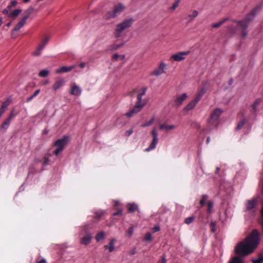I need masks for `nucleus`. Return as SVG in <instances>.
<instances>
[{
  "label": "nucleus",
  "mask_w": 263,
  "mask_h": 263,
  "mask_svg": "<svg viewBox=\"0 0 263 263\" xmlns=\"http://www.w3.org/2000/svg\"><path fill=\"white\" fill-rule=\"evenodd\" d=\"M40 89L36 90L35 91V92L31 96H30L29 97L27 98L26 102H30L34 97H35L36 96H37L38 95V94L40 93Z\"/></svg>",
  "instance_id": "31"
},
{
  "label": "nucleus",
  "mask_w": 263,
  "mask_h": 263,
  "mask_svg": "<svg viewBox=\"0 0 263 263\" xmlns=\"http://www.w3.org/2000/svg\"><path fill=\"white\" fill-rule=\"evenodd\" d=\"M34 11V9L33 7H29L28 9H27L24 11L25 15L22 18L26 21V20L29 17L30 15Z\"/></svg>",
  "instance_id": "18"
},
{
  "label": "nucleus",
  "mask_w": 263,
  "mask_h": 263,
  "mask_svg": "<svg viewBox=\"0 0 263 263\" xmlns=\"http://www.w3.org/2000/svg\"><path fill=\"white\" fill-rule=\"evenodd\" d=\"M154 118H153L150 121H149L148 122H145L144 123V124H143L141 126L142 127H147V126H149L150 125H151L153 122H154Z\"/></svg>",
  "instance_id": "42"
},
{
  "label": "nucleus",
  "mask_w": 263,
  "mask_h": 263,
  "mask_svg": "<svg viewBox=\"0 0 263 263\" xmlns=\"http://www.w3.org/2000/svg\"><path fill=\"white\" fill-rule=\"evenodd\" d=\"M82 90L79 86L76 84H73L71 86L70 94L79 96L81 94Z\"/></svg>",
  "instance_id": "9"
},
{
  "label": "nucleus",
  "mask_w": 263,
  "mask_h": 263,
  "mask_svg": "<svg viewBox=\"0 0 263 263\" xmlns=\"http://www.w3.org/2000/svg\"><path fill=\"white\" fill-rule=\"evenodd\" d=\"M105 237V233L103 231L99 232L96 236V239L97 242L103 239Z\"/></svg>",
  "instance_id": "29"
},
{
  "label": "nucleus",
  "mask_w": 263,
  "mask_h": 263,
  "mask_svg": "<svg viewBox=\"0 0 263 263\" xmlns=\"http://www.w3.org/2000/svg\"><path fill=\"white\" fill-rule=\"evenodd\" d=\"M133 133V129H129L128 130H127L125 133V135L126 136V137H129L132 133Z\"/></svg>",
  "instance_id": "52"
},
{
  "label": "nucleus",
  "mask_w": 263,
  "mask_h": 263,
  "mask_svg": "<svg viewBox=\"0 0 263 263\" xmlns=\"http://www.w3.org/2000/svg\"><path fill=\"white\" fill-rule=\"evenodd\" d=\"M65 83V80L63 78H61L57 80L53 85L52 88L56 91L62 87Z\"/></svg>",
  "instance_id": "10"
},
{
  "label": "nucleus",
  "mask_w": 263,
  "mask_h": 263,
  "mask_svg": "<svg viewBox=\"0 0 263 263\" xmlns=\"http://www.w3.org/2000/svg\"><path fill=\"white\" fill-rule=\"evenodd\" d=\"M15 116V114L14 112V111H12L9 115V117H8V119H10V120L11 121V119L14 118Z\"/></svg>",
  "instance_id": "55"
},
{
  "label": "nucleus",
  "mask_w": 263,
  "mask_h": 263,
  "mask_svg": "<svg viewBox=\"0 0 263 263\" xmlns=\"http://www.w3.org/2000/svg\"><path fill=\"white\" fill-rule=\"evenodd\" d=\"M3 13L4 14H8L9 15V10L7 9H4L3 11Z\"/></svg>",
  "instance_id": "60"
},
{
  "label": "nucleus",
  "mask_w": 263,
  "mask_h": 263,
  "mask_svg": "<svg viewBox=\"0 0 263 263\" xmlns=\"http://www.w3.org/2000/svg\"><path fill=\"white\" fill-rule=\"evenodd\" d=\"M234 22L237 23L239 26H241V29H243V30H247V26L246 25V24L244 23V22L242 21V20L240 21H237V20H233Z\"/></svg>",
  "instance_id": "32"
},
{
  "label": "nucleus",
  "mask_w": 263,
  "mask_h": 263,
  "mask_svg": "<svg viewBox=\"0 0 263 263\" xmlns=\"http://www.w3.org/2000/svg\"><path fill=\"white\" fill-rule=\"evenodd\" d=\"M73 67H61L60 68L56 70L57 73H60L62 72H66L71 70Z\"/></svg>",
  "instance_id": "27"
},
{
  "label": "nucleus",
  "mask_w": 263,
  "mask_h": 263,
  "mask_svg": "<svg viewBox=\"0 0 263 263\" xmlns=\"http://www.w3.org/2000/svg\"><path fill=\"white\" fill-rule=\"evenodd\" d=\"M263 262V256H260L258 259L254 260L253 263H262Z\"/></svg>",
  "instance_id": "49"
},
{
  "label": "nucleus",
  "mask_w": 263,
  "mask_h": 263,
  "mask_svg": "<svg viewBox=\"0 0 263 263\" xmlns=\"http://www.w3.org/2000/svg\"><path fill=\"white\" fill-rule=\"evenodd\" d=\"M195 218L194 216L189 217L185 219L184 222L186 224H189L194 221Z\"/></svg>",
  "instance_id": "36"
},
{
  "label": "nucleus",
  "mask_w": 263,
  "mask_h": 263,
  "mask_svg": "<svg viewBox=\"0 0 263 263\" xmlns=\"http://www.w3.org/2000/svg\"><path fill=\"white\" fill-rule=\"evenodd\" d=\"M125 9V7L122 3H118L114 6L112 11H108L103 16L105 20H109L111 18H115L117 16L118 13L123 11Z\"/></svg>",
  "instance_id": "4"
},
{
  "label": "nucleus",
  "mask_w": 263,
  "mask_h": 263,
  "mask_svg": "<svg viewBox=\"0 0 263 263\" xmlns=\"http://www.w3.org/2000/svg\"><path fill=\"white\" fill-rule=\"evenodd\" d=\"M208 197H209L207 195H203L202 196L201 199L200 201V204L201 207L203 206L205 204V201L208 199Z\"/></svg>",
  "instance_id": "34"
},
{
  "label": "nucleus",
  "mask_w": 263,
  "mask_h": 263,
  "mask_svg": "<svg viewBox=\"0 0 263 263\" xmlns=\"http://www.w3.org/2000/svg\"><path fill=\"white\" fill-rule=\"evenodd\" d=\"M198 12L197 11L194 10L192 12V14H190L189 15V17L194 18V17H196L198 15Z\"/></svg>",
  "instance_id": "51"
},
{
  "label": "nucleus",
  "mask_w": 263,
  "mask_h": 263,
  "mask_svg": "<svg viewBox=\"0 0 263 263\" xmlns=\"http://www.w3.org/2000/svg\"><path fill=\"white\" fill-rule=\"evenodd\" d=\"M141 109L138 107V105H135L132 109L125 114V116L128 118H130L134 115L139 112Z\"/></svg>",
  "instance_id": "14"
},
{
  "label": "nucleus",
  "mask_w": 263,
  "mask_h": 263,
  "mask_svg": "<svg viewBox=\"0 0 263 263\" xmlns=\"http://www.w3.org/2000/svg\"><path fill=\"white\" fill-rule=\"evenodd\" d=\"M17 1L13 0L11 2V6H8V8H10L11 6H15L17 5Z\"/></svg>",
  "instance_id": "57"
},
{
  "label": "nucleus",
  "mask_w": 263,
  "mask_h": 263,
  "mask_svg": "<svg viewBox=\"0 0 263 263\" xmlns=\"http://www.w3.org/2000/svg\"><path fill=\"white\" fill-rule=\"evenodd\" d=\"M180 0H176V2L174 4H173V6L171 7V9L172 10H174L178 7Z\"/></svg>",
  "instance_id": "45"
},
{
  "label": "nucleus",
  "mask_w": 263,
  "mask_h": 263,
  "mask_svg": "<svg viewBox=\"0 0 263 263\" xmlns=\"http://www.w3.org/2000/svg\"><path fill=\"white\" fill-rule=\"evenodd\" d=\"M124 44V42H122L121 43H120L119 44H114L112 45V50H117L119 48H120V47H122V46H123Z\"/></svg>",
  "instance_id": "43"
},
{
  "label": "nucleus",
  "mask_w": 263,
  "mask_h": 263,
  "mask_svg": "<svg viewBox=\"0 0 263 263\" xmlns=\"http://www.w3.org/2000/svg\"><path fill=\"white\" fill-rule=\"evenodd\" d=\"M191 126L193 127V128H199L200 127V124L197 122H193L192 124H191Z\"/></svg>",
  "instance_id": "48"
},
{
  "label": "nucleus",
  "mask_w": 263,
  "mask_h": 263,
  "mask_svg": "<svg viewBox=\"0 0 263 263\" xmlns=\"http://www.w3.org/2000/svg\"><path fill=\"white\" fill-rule=\"evenodd\" d=\"M22 10L20 9H16L13 10L12 12L9 14V17H12L13 20L15 19L20 13L21 12Z\"/></svg>",
  "instance_id": "23"
},
{
  "label": "nucleus",
  "mask_w": 263,
  "mask_h": 263,
  "mask_svg": "<svg viewBox=\"0 0 263 263\" xmlns=\"http://www.w3.org/2000/svg\"><path fill=\"white\" fill-rule=\"evenodd\" d=\"M26 23V21L21 18L19 22L15 25V27L12 31V34L14 31H16L20 30Z\"/></svg>",
  "instance_id": "21"
},
{
  "label": "nucleus",
  "mask_w": 263,
  "mask_h": 263,
  "mask_svg": "<svg viewBox=\"0 0 263 263\" xmlns=\"http://www.w3.org/2000/svg\"><path fill=\"white\" fill-rule=\"evenodd\" d=\"M261 5H257L253 8L250 12L247 14L242 21L244 22L246 25H247V27H248L249 24L254 20L256 12L259 11L261 9Z\"/></svg>",
  "instance_id": "6"
},
{
  "label": "nucleus",
  "mask_w": 263,
  "mask_h": 263,
  "mask_svg": "<svg viewBox=\"0 0 263 263\" xmlns=\"http://www.w3.org/2000/svg\"><path fill=\"white\" fill-rule=\"evenodd\" d=\"M144 240L147 242H150L152 241L153 237L151 233L148 232L146 234L145 236L144 237Z\"/></svg>",
  "instance_id": "38"
},
{
  "label": "nucleus",
  "mask_w": 263,
  "mask_h": 263,
  "mask_svg": "<svg viewBox=\"0 0 263 263\" xmlns=\"http://www.w3.org/2000/svg\"><path fill=\"white\" fill-rule=\"evenodd\" d=\"M208 204V209L206 210V212L208 214H211L212 213V210L213 208V203L212 201H208L207 202Z\"/></svg>",
  "instance_id": "33"
},
{
  "label": "nucleus",
  "mask_w": 263,
  "mask_h": 263,
  "mask_svg": "<svg viewBox=\"0 0 263 263\" xmlns=\"http://www.w3.org/2000/svg\"><path fill=\"white\" fill-rule=\"evenodd\" d=\"M260 233L256 229H254L244 242H240L235 248V253L238 255L246 256L255 249L259 243Z\"/></svg>",
  "instance_id": "1"
},
{
  "label": "nucleus",
  "mask_w": 263,
  "mask_h": 263,
  "mask_svg": "<svg viewBox=\"0 0 263 263\" xmlns=\"http://www.w3.org/2000/svg\"><path fill=\"white\" fill-rule=\"evenodd\" d=\"M144 95V93H140L137 96V101L135 105H138V107L140 109H142L145 105L144 103L142 102V98Z\"/></svg>",
  "instance_id": "20"
},
{
  "label": "nucleus",
  "mask_w": 263,
  "mask_h": 263,
  "mask_svg": "<svg viewBox=\"0 0 263 263\" xmlns=\"http://www.w3.org/2000/svg\"><path fill=\"white\" fill-rule=\"evenodd\" d=\"M119 56H120V55H119L118 53H115V54H114V57H114V58L115 60H117L118 59V58L119 57Z\"/></svg>",
  "instance_id": "61"
},
{
  "label": "nucleus",
  "mask_w": 263,
  "mask_h": 263,
  "mask_svg": "<svg viewBox=\"0 0 263 263\" xmlns=\"http://www.w3.org/2000/svg\"><path fill=\"white\" fill-rule=\"evenodd\" d=\"M211 231L214 233L216 231V223L214 222H211L210 223Z\"/></svg>",
  "instance_id": "44"
},
{
  "label": "nucleus",
  "mask_w": 263,
  "mask_h": 263,
  "mask_svg": "<svg viewBox=\"0 0 263 263\" xmlns=\"http://www.w3.org/2000/svg\"><path fill=\"white\" fill-rule=\"evenodd\" d=\"M133 232H134V228H133V227H130L128 229V230L127 231L126 234L129 237H130L132 236V235L133 234Z\"/></svg>",
  "instance_id": "47"
},
{
  "label": "nucleus",
  "mask_w": 263,
  "mask_h": 263,
  "mask_svg": "<svg viewBox=\"0 0 263 263\" xmlns=\"http://www.w3.org/2000/svg\"><path fill=\"white\" fill-rule=\"evenodd\" d=\"M190 52V51L179 52L176 54L172 55L171 59H173L176 61H180L184 60L185 59L184 56L189 54Z\"/></svg>",
  "instance_id": "8"
},
{
  "label": "nucleus",
  "mask_w": 263,
  "mask_h": 263,
  "mask_svg": "<svg viewBox=\"0 0 263 263\" xmlns=\"http://www.w3.org/2000/svg\"><path fill=\"white\" fill-rule=\"evenodd\" d=\"M160 230V228L159 226H156L153 228V233L157 232Z\"/></svg>",
  "instance_id": "53"
},
{
  "label": "nucleus",
  "mask_w": 263,
  "mask_h": 263,
  "mask_svg": "<svg viewBox=\"0 0 263 263\" xmlns=\"http://www.w3.org/2000/svg\"><path fill=\"white\" fill-rule=\"evenodd\" d=\"M38 263H47L45 259H42L38 261Z\"/></svg>",
  "instance_id": "62"
},
{
  "label": "nucleus",
  "mask_w": 263,
  "mask_h": 263,
  "mask_svg": "<svg viewBox=\"0 0 263 263\" xmlns=\"http://www.w3.org/2000/svg\"><path fill=\"white\" fill-rule=\"evenodd\" d=\"M49 74V71L46 70V69H43L42 70H41L39 73V75L40 77H46V76H47Z\"/></svg>",
  "instance_id": "35"
},
{
  "label": "nucleus",
  "mask_w": 263,
  "mask_h": 263,
  "mask_svg": "<svg viewBox=\"0 0 263 263\" xmlns=\"http://www.w3.org/2000/svg\"><path fill=\"white\" fill-rule=\"evenodd\" d=\"M122 210H118L116 212L114 213V216H120L122 215Z\"/></svg>",
  "instance_id": "54"
},
{
  "label": "nucleus",
  "mask_w": 263,
  "mask_h": 263,
  "mask_svg": "<svg viewBox=\"0 0 263 263\" xmlns=\"http://www.w3.org/2000/svg\"><path fill=\"white\" fill-rule=\"evenodd\" d=\"M44 48L42 47L41 46H39L36 49V50L35 51H34L33 53H32V54L34 56H37V55H39L41 53V50L43 49Z\"/></svg>",
  "instance_id": "37"
},
{
  "label": "nucleus",
  "mask_w": 263,
  "mask_h": 263,
  "mask_svg": "<svg viewBox=\"0 0 263 263\" xmlns=\"http://www.w3.org/2000/svg\"><path fill=\"white\" fill-rule=\"evenodd\" d=\"M116 242L115 239L110 240L108 245H105L104 248L105 250H108L109 252H112L115 249V243Z\"/></svg>",
  "instance_id": "15"
},
{
  "label": "nucleus",
  "mask_w": 263,
  "mask_h": 263,
  "mask_svg": "<svg viewBox=\"0 0 263 263\" xmlns=\"http://www.w3.org/2000/svg\"><path fill=\"white\" fill-rule=\"evenodd\" d=\"M136 248H133V249L131 250V251H130V253H129V254H130V255H134L135 254H136Z\"/></svg>",
  "instance_id": "59"
},
{
  "label": "nucleus",
  "mask_w": 263,
  "mask_h": 263,
  "mask_svg": "<svg viewBox=\"0 0 263 263\" xmlns=\"http://www.w3.org/2000/svg\"><path fill=\"white\" fill-rule=\"evenodd\" d=\"M92 238V237L91 234L88 233L85 236L80 239V243L82 245H87L91 242Z\"/></svg>",
  "instance_id": "11"
},
{
  "label": "nucleus",
  "mask_w": 263,
  "mask_h": 263,
  "mask_svg": "<svg viewBox=\"0 0 263 263\" xmlns=\"http://www.w3.org/2000/svg\"><path fill=\"white\" fill-rule=\"evenodd\" d=\"M233 83V80L232 78H231L229 81H228V84L229 85H231L232 84V83Z\"/></svg>",
  "instance_id": "63"
},
{
  "label": "nucleus",
  "mask_w": 263,
  "mask_h": 263,
  "mask_svg": "<svg viewBox=\"0 0 263 263\" xmlns=\"http://www.w3.org/2000/svg\"><path fill=\"white\" fill-rule=\"evenodd\" d=\"M174 127L175 126L173 125H167L165 123L161 124L159 125L160 129H165L166 131L173 129Z\"/></svg>",
  "instance_id": "26"
},
{
  "label": "nucleus",
  "mask_w": 263,
  "mask_h": 263,
  "mask_svg": "<svg viewBox=\"0 0 263 263\" xmlns=\"http://www.w3.org/2000/svg\"><path fill=\"white\" fill-rule=\"evenodd\" d=\"M151 135L153 137V140L148 147L145 149V152H149L155 149L158 142V134L156 128H153L151 132Z\"/></svg>",
  "instance_id": "7"
},
{
  "label": "nucleus",
  "mask_w": 263,
  "mask_h": 263,
  "mask_svg": "<svg viewBox=\"0 0 263 263\" xmlns=\"http://www.w3.org/2000/svg\"><path fill=\"white\" fill-rule=\"evenodd\" d=\"M49 36H46L44 39L43 40L42 43L41 44L40 46H41L42 47L44 48L45 46L46 45V44L48 43L49 40Z\"/></svg>",
  "instance_id": "41"
},
{
  "label": "nucleus",
  "mask_w": 263,
  "mask_h": 263,
  "mask_svg": "<svg viewBox=\"0 0 263 263\" xmlns=\"http://www.w3.org/2000/svg\"><path fill=\"white\" fill-rule=\"evenodd\" d=\"M229 263H243V260L240 257L236 256L230 260Z\"/></svg>",
  "instance_id": "28"
},
{
  "label": "nucleus",
  "mask_w": 263,
  "mask_h": 263,
  "mask_svg": "<svg viewBox=\"0 0 263 263\" xmlns=\"http://www.w3.org/2000/svg\"><path fill=\"white\" fill-rule=\"evenodd\" d=\"M68 141V137L64 136L62 138L57 140L54 143V146L57 147L55 150L53 152V154L58 156L64 149L65 146L67 145Z\"/></svg>",
  "instance_id": "5"
},
{
  "label": "nucleus",
  "mask_w": 263,
  "mask_h": 263,
  "mask_svg": "<svg viewBox=\"0 0 263 263\" xmlns=\"http://www.w3.org/2000/svg\"><path fill=\"white\" fill-rule=\"evenodd\" d=\"M242 36L243 38H246L247 35V32L246 31V30H243V29H242Z\"/></svg>",
  "instance_id": "58"
},
{
  "label": "nucleus",
  "mask_w": 263,
  "mask_h": 263,
  "mask_svg": "<svg viewBox=\"0 0 263 263\" xmlns=\"http://www.w3.org/2000/svg\"><path fill=\"white\" fill-rule=\"evenodd\" d=\"M103 212H98L95 213V217L96 218L99 219L102 217V216L103 215Z\"/></svg>",
  "instance_id": "46"
},
{
  "label": "nucleus",
  "mask_w": 263,
  "mask_h": 263,
  "mask_svg": "<svg viewBox=\"0 0 263 263\" xmlns=\"http://www.w3.org/2000/svg\"><path fill=\"white\" fill-rule=\"evenodd\" d=\"M222 112V110L220 108H216L213 111L208 120V130H211L217 126L219 124V118Z\"/></svg>",
  "instance_id": "2"
},
{
  "label": "nucleus",
  "mask_w": 263,
  "mask_h": 263,
  "mask_svg": "<svg viewBox=\"0 0 263 263\" xmlns=\"http://www.w3.org/2000/svg\"><path fill=\"white\" fill-rule=\"evenodd\" d=\"M11 123L10 119H7L1 125V128L6 129L8 128L9 125Z\"/></svg>",
  "instance_id": "30"
},
{
  "label": "nucleus",
  "mask_w": 263,
  "mask_h": 263,
  "mask_svg": "<svg viewBox=\"0 0 263 263\" xmlns=\"http://www.w3.org/2000/svg\"><path fill=\"white\" fill-rule=\"evenodd\" d=\"M257 203V200L253 199L252 200H248L247 203V208L248 210H251L254 209Z\"/></svg>",
  "instance_id": "19"
},
{
  "label": "nucleus",
  "mask_w": 263,
  "mask_h": 263,
  "mask_svg": "<svg viewBox=\"0 0 263 263\" xmlns=\"http://www.w3.org/2000/svg\"><path fill=\"white\" fill-rule=\"evenodd\" d=\"M127 210L128 213H133L138 210V205L135 203H128L127 204Z\"/></svg>",
  "instance_id": "25"
},
{
  "label": "nucleus",
  "mask_w": 263,
  "mask_h": 263,
  "mask_svg": "<svg viewBox=\"0 0 263 263\" xmlns=\"http://www.w3.org/2000/svg\"><path fill=\"white\" fill-rule=\"evenodd\" d=\"M11 100L9 98L7 99L4 102H3L1 107L0 108V118L5 112L6 109L9 105L10 103Z\"/></svg>",
  "instance_id": "12"
},
{
  "label": "nucleus",
  "mask_w": 263,
  "mask_h": 263,
  "mask_svg": "<svg viewBox=\"0 0 263 263\" xmlns=\"http://www.w3.org/2000/svg\"><path fill=\"white\" fill-rule=\"evenodd\" d=\"M49 156H50V155H49L48 156H46L44 157L43 161V165H47L49 164Z\"/></svg>",
  "instance_id": "39"
},
{
  "label": "nucleus",
  "mask_w": 263,
  "mask_h": 263,
  "mask_svg": "<svg viewBox=\"0 0 263 263\" xmlns=\"http://www.w3.org/2000/svg\"><path fill=\"white\" fill-rule=\"evenodd\" d=\"M245 119H242L241 121H240L237 126L236 129L239 130L240 129L242 126H243L245 123Z\"/></svg>",
  "instance_id": "40"
},
{
  "label": "nucleus",
  "mask_w": 263,
  "mask_h": 263,
  "mask_svg": "<svg viewBox=\"0 0 263 263\" xmlns=\"http://www.w3.org/2000/svg\"><path fill=\"white\" fill-rule=\"evenodd\" d=\"M222 22L221 21H220L219 22L216 23L212 25L213 28H219L222 25Z\"/></svg>",
  "instance_id": "50"
},
{
  "label": "nucleus",
  "mask_w": 263,
  "mask_h": 263,
  "mask_svg": "<svg viewBox=\"0 0 263 263\" xmlns=\"http://www.w3.org/2000/svg\"><path fill=\"white\" fill-rule=\"evenodd\" d=\"M48 133V130L46 129H44L43 131V134L44 135L47 134Z\"/></svg>",
  "instance_id": "64"
},
{
  "label": "nucleus",
  "mask_w": 263,
  "mask_h": 263,
  "mask_svg": "<svg viewBox=\"0 0 263 263\" xmlns=\"http://www.w3.org/2000/svg\"><path fill=\"white\" fill-rule=\"evenodd\" d=\"M197 103L198 102H196L195 100H193L187 104V105L184 107V110L189 111L195 107Z\"/></svg>",
  "instance_id": "22"
},
{
  "label": "nucleus",
  "mask_w": 263,
  "mask_h": 263,
  "mask_svg": "<svg viewBox=\"0 0 263 263\" xmlns=\"http://www.w3.org/2000/svg\"><path fill=\"white\" fill-rule=\"evenodd\" d=\"M134 20L132 18L124 20L121 23L118 24L116 26L114 35L116 38H118L121 36V32L125 29L130 27Z\"/></svg>",
  "instance_id": "3"
},
{
  "label": "nucleus",
  "mask_w": 263,
  "mask_h": 263,
  "mask_svg": "<svg viewBox=\"0 0 263 263\" xmlns=\"http://www.w3.org/2000/svg\"><path fill=\"white\" fill-rule=\"evenodd\" d=\"M206 90L204 87L201 88V89L198 92L194 100L196 102H198L199 100L201 99V98L203 97L204 94L206 92Z\"/></svg>",
  "instance_id": "17"
},
{
  "label": "nucleus",
  "mask_w": 263,
  "mask_h": 263,
  "mask_svg": "<svg viewBox=\"0 0 263 263\" xmlns=\"http://www.w3.org/2000/svg\"><path fill=\"white\" fill-rule=\"evenodd\" d=\"M164 67H158L152 73V74L155 76H160V74L164 72Z\"/></svg>",
  "instance_id": "24"
},
{
  "label": "nucleus",
  "mask_w": 263,
  "mask_h": 263,
  "mask_svg": "<svg viewBox=\"0 0 263 263\" xmlns=\"http://www.w3.org/2000/svg\"><path fill=\"white\" fill-rule=\"evenodd\" d=\"M187 97V95L186 93H183L181 95L178 96L175 101L176 105L178 106L180 105Z\"/></svg>",
  "instance_id": "13"
},
{
  "label": "nucleus",
  "mask_w": 263,
  "mask_h": 263,
  "mask_svg": "<svg viewBox=\"0 0 263 263\" xmlns=\"http://www.w3.org/2000/svg\"><path fill=\"white\" fill-rule=\"evenodd\" d=\"M261 102V99H256L254 103L251 105V109L250 110V111L252 114H255L257 111V107L258 106L259 104Z\"/></svg>",
  "instance_id": "16"
},
{
  "label": "nucleus",
  "mask_w": 263,
  "mask_h": 263,
  "mask_svg": "<svg viewBox=\"0 0 263 263\" xmlns=\"http://www.w3.org/2000/svg\"><path fill=\"white\" fill-rule=\"evenodd\" d=\"M159 263H167V260L164 255L162 256L161 259L159 261Z\"/></svg>",
  "instance_id": "56"
}]
</instances>
